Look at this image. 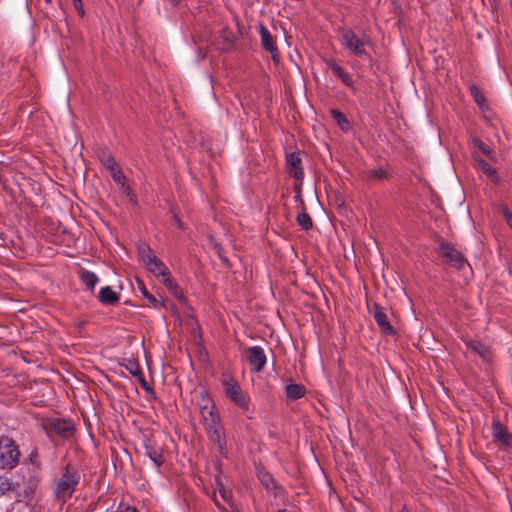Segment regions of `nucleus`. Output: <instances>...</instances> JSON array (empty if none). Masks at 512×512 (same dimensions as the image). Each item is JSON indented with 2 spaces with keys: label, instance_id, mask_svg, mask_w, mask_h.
<instances>
[{
  "label": "nucleus",
  "instance_id": "obj_1",
  "mask_svg": "<svg viewBox=\"0 0 512 512\" xmlns=\"http://www.w3.org/2000/svg\"><path fill=\"white\" fill-rule=\"evenodd\" d=\"M81 479V473L77 468L67 465L55 484V497L61 502L69 500Z\"/></svg>",
  "mask_w": 512,
  "mask_h": 512
},
{
  "label": "nucleus",
  "instance_id": "obj_2",
  "mask_svg": "<svg viewBox=\"0 0 512 512\" xmlns=\"http://www.w3.org/2000/svg\"><path fill=\"white\" fill-rule=\"evenodd\" d=\"M200 410L211 440L216 442L219 448L222 449V427L219 423L218 415L215 412L212 400L204 393L200 403Z\"/></svg>",
  "mask_w": 512,
  "mask_h": 512
},
{
  "label": "nucleus",
  "instance_id": "obj_3",
  "mask_svg": "<svg viewBox=\"0 0 512 512\" xmlns=\"http://www.w3.org/2000/svg\"><path fill=\"white\" fill-rule=\"evenodd\" d=\"M221 383L224 387L225 395L230 400L242 409L249 408V395L241 389L240 385L229 373H223Z\"/></svg>",
  "mask_w": 512,
  "mask_h": 512
},
{
  "label": "nucleus",
  "instance_id": "obj_4",
  "mask_svg": "<svg viewBox=\"0 0 512 512\" xmlns=\"http://www.w3.org/2000/svg\"><path fill=\"white\" fill-rule=\"evenodd\" d=\"M340 44L355 56L371 61L370 54L365 49L368 38H359L351 29L344 30L339 36Z\"/></svg>",
  "mask_w": 512,
  "mask_h": 512
},
{
  "label": "nucleus",
  "instance_id": "obj_5",
  "mask_svg": "<svg viewBox=\"0 0 512 512\" xmlns=\"http://www.w3.org/2000/svg\"><path fill=\"white\" fill-rule=\"evenodd\" d=\"M20 452L15 442L9 437H0V468L12 469L19 462Z\"/></svg>",
  "mask_w": 512,
  "mask_h": 512
},
{
  "label": "nucleus",
  "instance_id": "obj_6",
  "mask_svg": "<svg viewBox=\"0 0 512 512\" xmlns=\"http://www.w3.org/2000/svg\"><path fill=\"white\" fill-rule=\"evenodd\" d=\"M438 249L441 258L446 264L457 269H462L466 264H468L462 253L449 243L442 242Z\"/></svg>",
  "mask_w": 512,
  "mask_h": 512
},
{
  "label": "nucleus",
  "instance_id": "obj_7",
  "mask_svg": "<svg viewBox=\"0 0 512 512\" xmlns=\"http://www.w3.org/2000/svg\"><path fill=\"white\" fill-rule=\"evenodd\" d=\"M390 313L378 304H374L373 317L385 335H395L396 331L390 323Z\"/></svg>",
  "mask_w": 512,
  "mask_h": 512
},
{
  "label": "nucleus",
  "instance_id": "obj_8",
  "mask_svg": "<svg viewBox=\"0 0 512 512\" xmlns=\"http://www.w3.org/2000/svg\"><path fill=\"white\" fill-rule=\"evenodd\" d=\"M492 437L495 443L503 448H512V434L498 420H493Z\"/></svg>",
  "mask_w": 512,
  "mask_h": 512
},
{
  "label": "nucleus",
  "instance_id": "obj_9",
  "mask_svg": "<svg viewBox=\"0 0 512 512\" xmlns=\"http://www.w3.org/2000/svg\"><path fill=\"white\" fill-rule=\"evenodd\" d=\"M286 167L288 173L292 175L295 179L300 180L303 178L304 172L302 168V160L299 153L292 152L286 156Z\"/></svg>",
  "mask_w": 512,
  "mask_h": 512
},
{
  "label": "nucleus",
  "instance_id": "obj_10",
  "mask_svg": "<svg viewBox=\"0 0 512 512\" xmlns=\"http://www.w3.org/2000/svg\"><path fill=\"white\" fill-rule=\"evenodd\" d=\"M145 266L158 279L169 274L168 267L157 256L153 257L152 260L149 259Z\"/></svg>",
  "mask_w": 512,
  "mask_h": 512
},
{
  "label": "nucleus",
  "instance_id": "obj_11",
  "mask_svg": "<svg viewBox=\"0 0 512 512\" xmlns=\"http://www.w3.org/2000/svg\"><path fill=\"white\" fill-rule=\"evenodd\" d=\"M50 430L59 434L61 437L66 438L72 435L73 426L68 421L55 419L50 422Z\"/></svg>",
  "mask_w": 512,
  "mask_h": 512
},
{
  "label": "nucleus",
  "instance_id": "obj_12",
  "mask_svg": "<svg viewBox=\"0 0 512 512\" xmlns=\"http://www.w3.org/2000/svg\"><path fill=\"white\" fill-rule=\"evenodd\" d=\"M98 298L103 305H114L120 301V295L110 286L102 287L99 291Z\"/></svg>",
  "mask_w": 512,
  "mask_h": 512
},
{
  "label": "nucleus",
  "instance_id": "obj_13",
  "mask_svg": "<svg viewBox=\"0 0 512 512\" xmlns=\"http://www.w3.org/2000/svg\"><path fill=\"white\" fill-rule=\"evenodd\" d=\"M259 33L263 48L269 51L271 54H274L277 51V46L272 35L263 24L259 25Z\"/></svg>",
  "mask_w": 512,
  "mask_h": 512
},
{
  "label": "nucleus",
  "instance_id": "obj_14",
  "mask_svg": "<svg viewBox=\"0 0 512 512\" xmlns=\"http://www.w3.org/2000/svg\"><path fill=\"white\" fill-rule=\"evenodd\" d=\"M285 392L287 398L290 400H297L305 395V388L304 386L296 383H289L285 387Z\"/></svg>",
  "mask_w": 512,
  "mask_h": 512
},
{
  "label": "nucleus",
  "instance_id": "obj_15",
  "mask_svg": "<svg viewBox=\"0 0 512 512\" xmlns=\"http://www.w3.org/2000/svg\"><path fill=\"white\" fill-rule=\"evenodd\" d=\"M476 163L477 168L480 169L487 177H489L492 182H498L499 177L497 171L490 164L481 158L476 159Z\"/></svg>",
  "mask_w": 512,
  "mask_h": 512
},
{
  "label": "nucleus",
  "instance_id": "obj_16",
  "mask_svg": "<svg viewBox=\"0 0 512 512\" xmlns=\"http://www.w3.org/2000/svg\"><path fill=\"white\" fill-rule=\"evenodd\" d=\"M246 361L251 365L253 371L259 372L266 363V356L265 354H249Z\"/></svg>",
  "mask_w": 512,
  "mask_h": 512
},
{
  "label": "nucleus",
  "instance_id": "obj_17",
  "mask_svg": "<svg viewBox=\"0 0 512 512\" xmlns=\"http://www.w3.org/2000/svg\"><path fill=\"white\" fill-rule=\"evenodd\" d=\"M80 280L82 283L86 286L87 289H94V287L97 285L99 279L97 275L91 271L82 270L80 272Z\"/></svg>",
  "mask_w": 512,
  "mask_h": 512
},
{
  "label": "nucleus",
  "instance_id": "obj_18",
  "mask_svg": "<svg viewBox=\"0 0 512 512\" xmlns=\"http://www.w3.org/2000/svg\"><path fill=\"white\" fill-rule=\"evenodd\" d=\"M470 94L479 108L484 111L488 109L486 98L482 91L475 85L470 86Z\"/></svg>",
  "mask_w": 512,
  "mask_h": 512
},
{
  "label": "nucleus",
  "instance_id": "obj_19",
  "mask_svg": "<svg viewBox=\"0 0 512 512\" xmlns=\"http://www.w3.org/2000/svg\"><path fill=\"white\" fill-rule=\"evenodd\" d=\"M137 288H138L140 294L142 295V297L147 300L148 306L156 307L158 300L156 299V297L154 295H152L148 291L144 282L140 279H137Z\"/></svg>",
  "mask_w": 512,
  "mask_h": 512
},
{
  "label": "nucleus",
  "instance_id": "obj_20",
  "mask_svg": "<svg viewBox=\"0 0 512 512\" xmlns=\"http://www.w3.org/2000/svg\"><path fill=\"white\" fill-rule=\"evenodd\" d=\"M99 160L109 172L119 167L112 154L107 151L101 153Z\"/></svg>",
  "mask_w": 512,
  "mask_h": 512
},
{
  "label": "nucleus",
  "instance_id": "obj_21",
  "mask_svg": "<svg viewBox=\"0 0 512 512\" xmlns=\"http://www.w3.org/2000/svg\"><path fill=\"white\" fill-rule=\"evenodd\" d=\"M122 365L135 377L141 378L142 373L139 364L133 357L123 359Z\"/></svg>",
  "mask_w": 512,
  "mask_h": 512
},
{
  "label": "nucleus",
  "instance_id": "obj_22",
  "mask_svg": "<svg viewBox=\"0 0 512 512\" xmlns=\"http://www.w3.org/2000/svg\"><path fill=\"white\" fill-rule=\"evenodd\" d=\"M110 173L114 182L120 185L123 191L129 193L130 187L126 185V177L123 171L118 167L115 170L110 171Z\"/></svg>",
  "mask_w": 512,
  "mask_h": 512
},
{
  "label": "nucleus",
  "instance_id": "obj_23",
  "mask_svg": "<svg viewBox=\"0 0 512 512\" xmlns=\"http://www.w3.org/2000/svg\"><path fill=\"white\" fill-rule=\"evenodd\" d=\"M332 118L335 120V122L338 124L341 130L347 131L350 127L349 121L347 120L346 116L337 109H332L330 111Z\"/></svg>",
  "mask_w": 512,
  "mask_h": 512
},
{
  "label": "nucleus",
  "instance_id": "obj_24",
  "mask_svg": "<svg viewBox=\"0 0 512 512\" xmlns=\"http://www.w3.org/2000/svg\"><path fill=\"white\" fill-rule=\"evenodd\" d=\"M472 143L473 146L479 149L484 155H486L490 159L494 158V151L489 146H487L481 139L473 138Z\"/></svg>",
  "mask_w": 512,
  "mask_h": 512
},
{
  "label": "nucleus",
  "instance_id": "obj_25",
  "mask_svg": "<svg viewBox=\"0 0 512 512\" xmlns=\"http://www.w3.org/2000/svg\"><path fill=\"white\" fill-rule=\"evenodd\" d=\"M297 223L305 231L310 230L313 226L312 219L307 212H301L297 215Z\"/></svg>",
  "mask_w": 512,
  "mask_h": 512
},
{
  "label": "nucleus",
  "instance_id": "obj_26",
  "mask_svg": "<svg viewBox=\"0 0 512 512\" xmlns=\"http://www.w3.org/2000/svg\"><path fill=\"white\" fill-rule=\"evenodd\" d=\"M138 253L144 264H146L149 259L152 260L153 257H156L152 249L146 244L138 246Z\"/></svg>",
  "mask_w": 512,
  "mask_h": 512
},
{
  "label": "nucleus",
  "instance_id": "obj_27",
  "mask_svg": "<svg viewBox=\"0 0 512 512\" xmlns=\"http://www.w3.org/2000/svg\"><path fill=\"white\" fill-rule=\"evenodd\" d=\"M12 489V480L8 476H0V497L7 495Z\"/></svg>",
  "mask_w": 512,
  "mask_h": 512
},
{
  "label": "nucleus",
  "instance_id": "obj_28",
  "mask_svg": "<svg viewBox=\"0 0 512 512\" xmlns=\"http://www.w3.org/2000/svg\"><path fill=\"white\" fill-rule=\"evenodd\" d=\"M160 280L162 281V283L165 285V287L170 291V292H176V293H179V285L177 284V282L171 277V273L169 272L168 275H165V276H162L160 278Z\"/></svg>",
  "mask_w": 512,
  "mask_h": 512
},
{
  "label": "nucleus",
  "instance_id": "obj_29",
  "mask_svg": "<svg viewBox=\"0 0 512 512\" xmlns=\"http://www.w3.org/2000/svg\"><path fill=\"white\" fill-rule=\"evenodd\" d=\"M28 462L35 470L41 469L40 456L37 450H32L30 452L28 456Z\"/></svg>",
  "mask_w": 512,
  "mask_h": 512
},
{
  "label": "nucleus",
  "instance_id": "obj_30",
  "mask_svg": "<svg viewBox=\"0 0 512 512\" xmlns=\"http://www.w3.org/2000/svg\"><path fill=\"white\" fill-rule=\"evenodd\" d=\"M147 454L150 458V460L153 462V464L158 468L162 465L163 463V457L161 454H159L158 452L156 451H153V450H150V449H147Z\"/></svg>",
  "mask_w": 512,
  "mask_h": 512
},
{
  "label": "nucleus",
  "instance_id": "obj_31",
  "mask_svg": "<svg viewBox=\"0 0 512 512\" xmlns=\"http://www.w3.org/2000/svg\"><path fill=\"white\" fill-rule=\"evenodd\" d=\"M326 65L327 67L336 75V76H340L344 70L343 68L338 65L334 60L332 59H329V60H326Z\"/></svg>",
  "mask_w": 512,
  "mask_h": 512
},
{
  "label": "nucleus",
  "instance_id": "obj_32",
  "mask_svg": "<svg viewBox=\"0 0 512 512\" xmlns=\"http://www.w3.org/2000/svg\"><path fill=\"white\" fill-rule=\"evenodd\" d=\"M500 210L502 212V215H503L507 225L512 229V212L509 210V208L505 204H502L500 206Z\"/></svg>",
  "mask_w": 512,
  "mask_h": 512
},
{
  "label": "nucleus",
  "instance_id": "obj_33",
  "mask_svg": "<svg viewBox=\"0 0 512 512\" xmlns=\"http://www.w3.org/2000/svg\"><path fill=\"white\" fill-rule=\"evenodd\" d=\"M368 175L370 178L380 180V179H383L386 177L387 172L383 168H377V169L370 170Z\"/></svg>",
  "mask_w": 512,
  "mask_h": 512
},
{
  "label": "nucleus",
  "instance_id": "obj_34",
  "mask_svg": "<svg viewBox=\"0 0 512 512\" xmlns=\"http://www.w3.org/2000/svg\"><path fill=\"white\" fill-rule=\"evenodd\" d=\"M219 494H220V497L222 498V500L225 502V503H230L231 501V498H232V493L230 490L224 488V487H221L220 490H219Z\"/></svg>",
  "mask_w": 512,
  "mask_h": 512
},
{
  "label": "nucleus",
  "instance_id": "obj_35",
  "mask_svg": "<svg viewBox=\"0 0 512 512\" xmlns=\"http://www.w3.org/2000/svg\"><path fill=\"white\" fill-rule=\"evenodd\" d=\"M338 77L341 79V81H342L346 86L351 87V88H353V87H354V86H353V80H352V77H351L348 73H346L345 71H344L340 76H338Z\"/></svg>",
  "mask_w": 512,
  "mask_h": 512
},
{
  "label": "nucleus",
  "instance_id": "obj_36",
  "mask_svg": "<svg viewBox=\"0 0 512 512\" xmlns=\"http://www.w3.org/2000/svg\"><path fill=\"white\" fill-rule=\"evenodd\" d=\"M39 483V478L35 475L31 476L30 479H29V483H28V487H29V490L30 492H34L37 485Z\"/></svg>",
  "mask_w": 512,
  "mask_h": 512
},
{
  "label": "nucleus",
  "instance_id": "obj_37",
  "mask_svg": "<svg viewBox=\"0 0 512 512\" xmlns=\"http://www.w3.org/2000/svg\"><path fill=\"white\" fill-rule=\"evenodd\" d=\"M73 5H74V8L79 13V15L82 17L84 15V7H83L82 0H75L73 2Z\"/></svg>",
  "mask_w": 512,
  "mask_h": 512
},
{
  "label": "nucleus",
  "instance_id": "obj_38",
  "mask_svg": "<svg viewBox=\"0 0 512 512\" xmlns=\"http://www.w3.org/2000/svg\"><path fill=\"white\" fill-rule=\"evenodd\" d=\"M173 294V296L175 298H177V300L180 302V303H185L186 302V297L181 289V287L179 286V293H176V292H171Z\"/></svg>",
  "mask_w": 512,
  "mask_h": 512
},
{
  "label": "nucleus",
  "instance_id": "obj_39",
  "mask_svg": "<svg viewBox=\"0 0 512 512\" xmlns=\"http://www.w3.org/2000/svg\"><path fill=\"white\" fill-rule=\"evenodd\" d=\"M118 512H137V510L134 507L128 505H120Z\"/></svg>",
  "mask_w": 512,
  "mask_h": 512
},
{
  "label": "nucleus",
  "instance_id": "obj_40",
  "mask_svg": "<svg viewBox=\"0 0 512 512\" xmlns=\"http://www.w3.org/2000/svg\"><path fill=\"white\" fill-rule=\"evenodd\" d=\"M247 352L256 353V352H263V350L258 346H253V347H250Z\"/></svg>",
  "mask_w": 512,
  "mask_h": 512
},
{
  "label": "nucleus",
  "instance_id": "obj_41",
  "mask_svg": "<svg viewBox=\"0 0 512 512\" xmlns=\"http://www.w3.org/2000/svg\"><path fill=\"white\" fill-rule=\"evenodd\" d=\"M175 222H176L177 227L182 229V222H181V220L178 217H175Z\"/></svg>",
  "mask_w": 512,
  "mask_h": 512
},
{
  "label": "nucleus",
  "instance_id": "obj_42",
  "mask_svg": "<svg viewBox=\"0 0 512 512\" xmlns=\"http://www.w3.org/2000/svg\"><path fill=\"white\" fill-rule=\"evenodd\" d=\"M218 255L222 259L223 262H228V260L226 258L222 257L221 248L220 247H218Z\"/></svg>",
  "mask_w": 512,
  "mask_h": 512
},
{
  "label": "nucleus",
  "instance_id": "obj_43",
  "mask_svg": "<svg viewBox=\"0 0 512 512\" xmlns=\"http://www.w3.org/2000/svg\"><path fill=\"white\" fill-rule=\"evenodd\" d=\"M215 504L218 506V508H219V509H221V510H223V511H225V510H226V508H225V507H223V506L219 503L218 499H215Z\"/></svg>",
  "mask_w": 512,
  "mask_h": 512
},
{
  "label": "nucleus",
  "instance_id": "obj_44",
  "mask_svg": "<svg viewBox=\"0 0 512 512\" xmlns=\"http://www.w3.org/2000/svg\"><path fill=\"white\" fill-rule=\"evenodd\" d=\"M139 379L142 381L143 387H144L145 389H148V386H147V384H146L145 380L143 379V376H142L141 378H139Z\"/></svg>",
  "mask_w": 512,
  "mask_h": 512
},
{
  "label": "nucleus",
  "instance_id": "obj_45",
  "mask_svg": "<svg viewBox=\"0 0 512 512\" xmlns=\"http://www.w3.org/2000/svg\"><path fill=\"white\" fill-rule=\"evenodd\" d=\"M510 6L512 7V0H510Z\"/></svg>",
  "mask_w": 512,
  "mask_h": 512
},
{
  "label": "nucleus",
  "instance_id": "obj_46",
  "mask_svg": "<svg viewBox=\"0 0 512 512\" xmlns=\"http://www.w3.org/2000/svg\"><path fill=\"white\" fill-rule=\"evenodd\" d=\"M46 2H50V0H45Z\"/></svg>",
  "mask_w": 512,
  "mask_h": 512
},
{
  "label": "nucleus",
  "instance_id": "obj_47",
  "mask_svg": "<svg viewBox=\"0 0 512 512\" xmlns=\"http://www.w3.org/2000/svg\"><path fill=\"white\" fill-rule=\"evenodd\" d=\"M400 512H405L404 510L400 511Z\"/></svg>",
  "mask_w": 512,
  "mask_h": 512
},
{
  "label": "nucleus",
  "instance_id": "obj_48",
  "mask_svg": "<svg viewBox=\"0 0 512 512\" xmlns=\"http://www.w3.org/2000/svg\"><path fill=\"white\" fill-rule=\"evenodd\" d=\"M72 1L74 2L75 0H72Z\"/></svg>",
  "mask_w": 512,
  "mask_h": 512
}]
</instances>
